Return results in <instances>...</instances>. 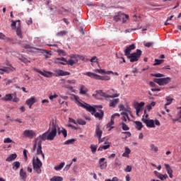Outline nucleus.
Masks as SVG:
<instances>
[{
  "label": "nucleus",
  "instance_id": "72a5a7b5",
  "mask_svg": "<svg viewBox=\"0 0 181 181\" xmlns=\"http://www.w3.org/2000/svg\"><path fill=\"white\" fill-rule=\"evenodd\" d=\"M64 165H66L65 163H61L59 165L54 167L55 170H62L64 167Z\"/></svg>",
  "mask_w": 181,
  "mask_h": 181
},
{
  "label": "nucleus",
  "instance_id": "3c124183",
  "mask_svg": "<svg viewBox=\"0 0 181 181\" xmlns=\"http://www.w3.org/2000/svg\"><path fill=\"white\" fill-rule=\"evenodd\" d=\"M94 71L95 73H99L100 74H104V73H105V70L104 69H95Z\"/></svg>",
  "mask_w": 181,
  "mask_h": 181
},
{
  "label": "nucleus",
  "instance_id": "bf43d9fd",
  "mask_svg": "<svg viewBox=\"0 0 181 181\" xmlns=\"http://www.w3.org/2000/svg\"><path fill=\"white\" fill-rule=\"evenodd\" d=\"M124 170L125 172H131V170H132V167L131 165H127Z\"/></svg>",
  "mask_w": 181,
  "mask_h": 181
},
{
  "label": "nucleus",
  "instance_id": "79ce46f5",
  "mask_svg": "<svg viewBox=\"0 0 181 181\" xmlns=\"http://www.w3.org/2000/svg\"><path fill=\"white\" fill-rule=\"evenodd\" d=\"M76 124H78L79 125H86L87 122L86 121L81 119H77Z\"/></svg>",
  "mask_w": 181,
  "mask_h": 181
},
{
  "label": "nucleus",
  "instance_id": "20e7f679",
  "mask_svg": "<svg viewBox=\"0 0 181 181\" xmlns=\"http://www.w3.org/2000/svg\"><path fill=\"white\" fill-rule=\"evenodd\" d=\"M141 54L142 51L141 49H136V52L130 54L127 57V59H129L131 63H134L139 60V57H141Z\"/></svg>",
  "mask_w": 181,
  "mask_h": 181
},
{
  "label": "nucleus",
  "instance_id": "69168bd1",
  "mask_svg": "<svg viewBox=\"0 0 181 181\" xmlns=\"http://www.w3.org/2000/svg\"><path fill=\"white\" fill-rule=\"evenodd\" d=\"M125 153H127V155H129L131 153V150L129 149V148L128 147H125Z\"/></svg>",
  "mask_w": 181,
  "mask_h": 181
},
{
  "label": "nucleus",
  "instance_id": "dca6fc26",
  "mask_svg": "<svg viewBox=\"0 0 181 181\" xmlns=\"http://www.w3.org/2000/svg\"><path fill=\"white\" fill-rule=\"evenodd\" d=\"M53 124H54L55 127H56V129H57V132H56V135H60V134H62V130H60V127H59L56 123H54V122H52L50 124H49V128L48 129V131H49V132H52V127H53Z\"/></svg>",
  "mask_w": 181,
  "mask_h": 181
},
{
  "label": "nucleus",
  "instance_id": "cd10ccee",
  "mask_svg": "<svg viewBox=\"0 0 181 181\" xmlns=\"http://www.w3.org/2000/svg\"><path fill=\"white\" fill-rule=\"evenodd\" d=\"M13 170H18L21 168V163L19 161H15L12 164Z\"/></svg>",
  "mask_w": 181,
  "mask_h": 181
},
{
  "label": "nucleus",
  "instance_id": "680f3d73",
  "mask_svg": "<svg viewBox=\"0 0 181 181\" xmlns=\"http://www.w3.org/2000/svg\"><path fill=\"white\" fill-rule=\"evenodd\" d=\"M69 122H71V124H75L76 125H77V122H76V121L74 120V119H73V118H71V117H69Z\"/></svg>",
  "mask_w": 181,
  "mask_h": 181
},
{
  "label": "nucleus",
  "instance_id": "8fccbe9b",
  "mask_svg": "<svg viewBox=\"0 0 181 181\" xmlns=\"http://www.w3.org/2000/svg\"><path fill=\"white\" fill-rule=\"evenodd\" d=\"M53 75V73L50 72V71H47L45 73H44V77H52V76Z\"/></svg>",
  "mask_w": 181,
  "mask_h": 181
},
{
  "label": "nucleus",
  "instance_id": "6e6552de",
  "mask_svg": "<svg viewBox=\"0 0 181 181\" xmlns=\"http://www.w3.org/2000/svg\"><path fill=\"white\" fill-rule=\"evenodd\" d=\"M23 135L24 136H25V138L32 139L36 136V132H35L33 130H25L23 132Z\"/></svg>",
  "mask_w": 181,
  "mask_h": 181
},
{
  "label": "nucleus",
  "instance_id": "b1692460",
  "mask_svg": "<svg viewBox=\"0 0 181 181\" xmlns=\"http://www.w3.org/2000/svg\"><path fill=\"white\" fill-rule=\"evenodd\" d=\"M3 101H12L13 100V96L11 93L6 94L4 98H2Z\"/></svg>",
  "mask_w": 181,
  "mask_h": 181
},
{
  "label": "nucleus",
  "instance_id": "f704fd0d",
  "mask_svg": "<svg viewBox=\"0 0 181 181\" xmlns=\"http://www.w3.org/2000/svg\"><path fill=\"white\" fill-rule=\"evenodd\" d=\"M76 141V139H71L69 140H66L64 141V145H71L72 144H74V141Z\"/></svg>",
  "mask_w": 181,
  "mask_h": 181
},
{
  "label": "nucleus",
  "instance_id": "603ef678",
  "mask_svg": "<svg viewBox=\"0 0 181 181\" xmlns=\"http://www.w3.org/2000/svg\"><path fill=\"white\" fill-rule=\"evenodd\" d=\"M57 60H61V62H64L65 63H66V62H67V59L64 57L56 58L55 63H57Z\"/></svg>",
  "mask_w": 181,
  "mask_h": 181
},
{
  "label": "nucleus",
  "instance_id": "c756f323",
  "mask_svg": "<svg viewBox=\"0 0 181 181\" xmlns=\"http://www.w3.org/2000/svg\"><path fill=\"white\" fill-rule=\"evenodd\" d=\"M20 177L23 180H25L27 177L26 172L23 171V168L20 170Z\"/></svg>",
  "mask_w": 181,
  "mask_h": 181
},
{
  "label": "nucleus",
  "instance_id": "09e8293b",
  "mask_svg": "<svg viewBox=\"0 0 181 181\" xmlns=\"http://www.w3.org/2000/svg\"><path fill=\"white\" fill-rule=\"evenodd\" d=\"M158 179H160L161 180H165V179H168V175L166 174L165 175L160 174Z\"/></svg>",
  "mask_w": 181,
  "mask_h": 181
},
{
  "label": "nucleus",
  "instance_id": "f3484780",
  "mask_svg": "<svg viewBox=\"0 0 181 181\" xmlns=\"http://www.w3.org/2000/svg\"><path fill=\"white\" fill-rule=\"evenodd\" d=\"M144 105H145V103H144V102H141L140 103H136L134 104V108H135L136 111H139V112H141V111H142V110H143Z\"/></svg>",
  "mask_w": 181,
  "mask_h": 181
},
{
  "label": "nucleus",
  "instance_id": "39448f33",
  "mask_svg": "<svg viewBox=\"0 0 181 181\" xmlns=\"http://www.w3.org/2000/svg\"><path fill=\"white\" fill-rule=\"evenodd\" d=\"M85 76H88V77H90V78H95V80H103L107 81L108 80H110V77L107 76H101L100 75H97L93 72H86L85 74Z\"/></svg>",
  "mask_w": 181,
  "mask_h": 181
},
{
  "label": "nucleus",
  "instance_id": "aec40b11",
  "mask_svg": "<svg viewBox=\"0 0 181 181\" xmlns=\"http://www.w3.org/2000/svg\"><path fill=\"white\" fill-rule=\"evenodd\" d=\"M165 169L167 170V173L169 175L170 179H172V177H173V170H172V168H170V165H169V164H165Z\"/></svg>",
  "mask_w": 181,
  "mask_h": 181
},
{
  "label": "nucleus",
  "instance_id": "a19ab883",
  "mask_svg": "<svg viewBox=\"0 0 181 181\" xmlns=\"http://www.w3.org/2000/svg\"><path fill=\"white\" fill-rule=\"evenodd\" d=\"M67 35V31L62 30L57 33V36L62 37V36H66Z\"/></svg>",
  "mask_w": 181,
  "mask_h": 181
},
{
  "label": "nucleus",
  "instance_id": "49530a36",
  "mask_svg": "<svg viewBox=\"0 0 181 181\" xmlns=\"http://www.w3.org/2000/svg\"><path fill=\"white\" fill-rule=\"evenodd\" d=\"M151 76L152 77H158V78L165 77V75H163L162 74H151Z\"/></svg>",
  "mask_w": 181,
  "mask_h": 181
},
{
  "label": "nucleus",
  "instance_id": "0eeeda50",
  "mask_svg": "<svg viewBox=\"0 0 181 181\" xmlns=\"http://www.w3.org/2000/svg\"><path fill=\"white\" fill-rule=\"evenodd\" d=\"M115 117H119V113H115L111 116L110 122L107 124V128H109L108 131H111V129L114 128L112 125H114V119H115Z\"/></svg>",
  "mask_w": 181,
  "mask_h": 181
},
{
  "label": "nucleus",
  "instance_id": "774afa93",
  "mask_svg": "<svg viewBox=\"0 0 181 181\" xmlns=\"http://www.w3.org/2000/svg\"><path fill=\"white\" fill-rule=\"evenodd\" d=\"M49 100H53L54 98H57V95H53L49 96Z\"/></svg>",
  "mask_w": 181,
  "mask_h": 181
},
{
  "label": "nucleus",
  "instance_id": "4d7b16f0",
  "mask_svg": "<svg viewBox=\"0 0 181 181\" xmlns=\"http://www.w3.org/2000/svg\"><path fill=\"white\" fill-rule=\"evenodd\" d=\"M144 46L146 47H151V46H153V42H146L144 44Z\"/></svg>",
  "mask_w": 181,
  "mask_h": 181
},
{
  "label": "nucleus",
  "instance_id": "bb28decb",
  "mask_svg": "<svg viewBox=\"0 0 181 181\" xmlns=\"http://www.w3.org/2000/svg\"><path fill=\"white\" fill-rule=\"evenodd\" d=\"M108 148H110V143L105 142V145L100 146L98 148V151L101 152V151H103V149H105V150L108 149Z\"/></svg>",
  "mask_w": 181,
  "mask_h": 181
},
{
  "label": "nucleus",
  "instance_id": "0e129e2a",
  "mask_svg": "<svg viewBox=\"0 0 181 181\" xmlns=\"http://www.w3.org/2000/svg\"><path fill=\"white\" fill-rule=\"evenodd\" d=\"M114 21H115V22H119V21H121L119 19V17L118 16V14H116L115 16H114Z\"/></svg>",
  "mask_w": 181,
  "mask_h": 181
},
{
  "label": "nucleus",
  "instance_id": "f03ea898",
  "mask_svg": "<svg viewBox=\"0 0 181 181\" xmlns=\"http://www.w3.org/2000/svg\"><path fill=\"white\" fill-rule=\"evenodd\" d=\"M79 107H81L82 108H84L86 110V111H88V112H90L92 115H94L95 118H98V119H103L104 118V111L99 110V112H97L95 110V107L90 105L89 104L86 103H79Z\"/></svg>",
  "mask_w": 181,
  "mask_h": 181
},
{
  "label": "nucleus",
  "instance_id": "a211bd4d",
  "mask_svg": "<svg viewBox=\"0 0 181 181\" xmlns=\"http://www.w3.org/2000/svg\"><path fill=\"white\" fill-rule=\"evenodd\" d=\"M95 136L98 138H101L103 136V130L100 129V124H96Z\"/></svg>",
  "mask_w": 181,
  "mask_h": 181
},
{
  "label": "nucleus",
  "instance_id": "4c0bfd02",
  "mask_svg": "<svg viewBox=\"0 0 181 181\" xmlns=\"http://www.w3.org/2000/svg\"><path fill=\"white\" fill-rule=\"evenodd\" d=\"M165 100L168 101V103H165V105H170L173 101V98H170V96H166Z\"/></svg>",
  "mask_w": 181,
  "mask_h": 181
},
{
  "label": "nucleus",
  "instance_id": "e2e57ef3",
  "mask_svg": "<svg viewBox=\"0 0 181 181\" xmlns=\"http://www.w3.org/2000/svg\"><path fill=\"white\" fill-rule=\"evenodd\" d=\"M73 164V162H71L70 164L66 165L65 166V168H64V170H69V169H70V166H71V165Z\"/></svg>",
  "mask_w": 181,
  "mask_h": 181
},
{
  "label": "nucleus",
  "instance_id": "1a4fd4ad",
  "mask_svg": "<svg viewBox=\"0 0 181 181\" xmlns=\"http://www.w3.org/2000/svg\"><path fill=\"white\" fill-rule=\"evenodd\" d=\"M144 124H146L148 128H155V121L153 119H143Z\"/></svg>",
  "mask_w": 181,
  "mask_h": 181
},
{
  "label": "nucleus",
  "instance_id": "9b49d317",
  "mask_svg": "<svg viewBox=\"0 0 181 181\" xmlns=\"http://www.w3.org/2000/svg\"><path fill=\"white\" fill-rule=\"evenodd\" d=\"M117 16L119 17V19H120V21H123V23H125L128 18H129V16L124 14L121 11L117 13Z\"/></svg>",
  "mask_w": 181,
  "mask_h": 181
},
{
  "label": "nucleus",
  "instance_id": "6e6d98bb",
  "mask_svg": "<svg viewBox=\"0 0 181 181\" xmlns=\"http://www.w3.org/2000/svg\"><path fill=\"white\" fill-rule=\"evenodd\" d=\"M25 160H28V150L24 149L23 151Z\"/></svg>",
  "mask_w": 181,
  "mask_h": 181
},
{
  "label": "nucleus",
  "instance_id": "2eb2a0df",
  "mask_svg": "<svg viewBox=\"0 0 181 181\" xmlns=\"http://www.w3.org/2000/svg\"><path fill=\"white\" fill-rule=\"evenodd\" d=\"M101 97H104L105 98H117V97H119V93H115L114 95H108L104 92L100 93Z\"/></svg>",
  "mask_w": 181,
  "mask_h": 181
},
{
  "label": "nucleus",
  "instance_id": "2f4dec72",
  "mask_svg": "<svg viewBox=\"0 0 181 181\" xmlns=\"http://www.w3.org/2000/svg\"><path fill=\"white\" fill-rule=\"evenodd\" d=\"M16 35L20 37V39H22L23 36L22 35V30L21 29V27H18L16 29Z\"/></svg>",
  "mask_w": 181,
  "mask_h": 181
},
{
  "label": "nucleus",
  "instance_id": "a878e982",
  "mask_svg": "<svg viewBox=\"0 0 181 181\" xmlns=\"http://www.w3.org/2000/svg\"><path fill=\"white\" fill-rule=\"evenodd\" d=\"M134 124H136V128L138 131H141L142 128H144V124H142V122L139 121H134Z\"/></svg>",
  "mask_w": 181,
  "mask_h": 181
},
{
  "label": "nucleus",
  "instance_id": "4be33fe9",
  "mask_svg": "<svg viewBox=\"0 0 181 181\" xmlns=\"http://www.w3.org/2000/svg\"><path fill=\"white\" fill-rule=\"evenodd\" d=\"M118 103H119V98L111 100L110 101L109 106L112 107L113 108H115V107L117 106V104H118Z\"/></svg>",
  "mask_w": 181,
  "mask_h": 181
},
{
  "label": "nucleus",
  "instance_id": "9d476101",
  "mask_svg": "<svg viewBox=\"0 0 181 181\" xmlns=\"http://www.w3.org/2000/svg\"><path fill=\"white\" fill-rule=\"evenodd\" d=\"M135 44H132L129 47H127L126 49L124 50V56H129L131 54V51L135 50Z\"/></svg>",
  "mask_w": 181,
  "mask_h": 181
},
{
  "label": "nucleus",
  "instance_id": "412c9836",
  "mask_svg": "<svg viewBox=\"0 0 181 181\" xmlns=\"http://www.w3.org/2000/svg\"><path fill=\"white\" fill-rule=\"evenodd\" d=\"M79 91L80 94H81L82 95H86V94L88 93V89L85 87L84 85H81Z\"/></svg>",
  "mask_w": 181,
  "mask_h": 181
},
{
  "label": "nucleus",
  "instance_id": "c9c22d12",
  "mask_svg": "<svg viewBox=\"0 0 181 181\" xmlns=\"http://www.w3.org/2000/svg\"><path fill=\"white\" fill-rule=\"evenodd\" d=\"M71 98H73L74 100H75V101H77V103H78V107H80V103H81V102H80V97H78V96H77V95H74V94H72L71 95Z\"/></svg>",
  "mask_w": 181,
  "mask_h": 181
},
{
  "label": "nucleus",
  "instance_id": "423d86ee",
  "mask_svg": "<svg viewBox=\"0 0 181 181\" xmlns=\"http://www.w3.org/2000/svg\"><path fill=\"white\" fill-rule=\"evenodd\" d=\"M170 78H154V83L158 84V86H166V84H169L170 83Z\"/></svg>",
  "mask_w": 181,
  "mask_h": 181
},
{
  "label": "nucleus",
  "instance_id": "393cba45",
  "mask_svg": "<svg viewBox=\"0 0 181 181\" xmlns=\"http://www.w3.org/2000/svg\"><path fill=\"white\" fill-rule=\"evenodd\" d=\"M18 158V155L16 153H13L10 155L6 159V162H12V160H15Z\"/></svg>",
  "mask_w": 181,
  "mask_h": 181
},
{
  "label": "nucleus",
  "instance_id": "c03bdc74",
  "mask_svg": "<svg viewBox=\"0 0 181 181\" xmlns=\"http://www.w3.org/2000/svg\"><path fill=\"white\" fill-rule=\"evenodd\" d=\"M102 93V90H96V94H93V97H94L95 98H98V95H100Z\"/></svg>",
  "mask_w": 181,
  "mask_h": 181
},
{
  "label": "nucleus",
  "instance_id": "7c9ffc66",
  "mask_svg": "<svg viewBox=\"0 0 181 181\" xmlns=\"http://www.w3.org/2000/svg\"><path fill=\"white\" fill-rule=\"evenodd\" d=\"M150 151L151 152L156 153V152H158V151H159V148L158 147H156L155 144H151L150 145Z\"/></svg>",
  "mask_w": 181,
  "mask_h": 181
},
{
  "label": "nucleus",
  "instance_id": "e433bc0d",
  "mask_svg": "<svg viewBox=\"0 0 181 181\" xmlns=\"http://www.w3.org/2000/svg\"><path fill=\"white\" fill-rule=\"evenodd\" d=\"M50 181H63V177L60 176H54L50 179Z\"/></svg>",
  "mask_w": 181,
  "mask_h": 181
},
{
  "label": "nucleus",
  "instance_id": "ddd939ff",
  "mask_svg": "<svg viewBox=\"0 0 181 181\" xmlns=\"http://www.w3.org/2000/svg\"><path fill=\"white\" fill-rule=\"evenodd\" d=\"M36 101H37L36 98L32 97L26 100L25 104L28 105L29 108H32V106L35 103H36Z\"/></svg>",
  "mask_w": 181,
  "mask_h": 181
},
{
  "label": "nucleus",
  "instance_id": "7ed1b4c3",
  "mask_svg": "<svg viewBox=\"0 0 181 181\" xmlns=\"http://www.w3.org/2000/svg\"><path fill=\"white\" fill-rule=\"evenodd\" d=\"M42 166H43V163L39 157H34L33 158V170H35L38 175H40V173H42Z\"/></svg>",
  "mask_w": 181,
  "mask_h": 181
},
{
  "label": "nucleus",
  "instance_id": "473e14b6",
  "mask_svg": "<svg viewBox=\"0 0 181 181\" xmlns=\"http://www.w3.org/2000/svg\"><path fill=\"white\" fill-rule=\"evenodd\" d=\"M98 146L97 145H94V144H91L90 146V149L92 152V153H95V152H97V148Z\"/></svg>",
  "mask_w": 181,
  "mask_h": 181
},
{
  "label": "nucleus",
  "instance_id": "de8ad7c7",
  "mask_svg": "<svg viewBox=\"0 0 181 181\" xmlns=\"http://www.w3.org/2000/svg\"><path fill=\"white\" fill-rule=\"evenodd\" d=\"M62 134L64 136V138H67V130H66V129H62Z\"/></svg>",
  "mask_w": 181,
  "mask_h": 181
},
{
  "label": "nucleus",
  "instance_id": "c85d7f7f",
  "mask_svg": "<svg viewBox=\"0 0 181 181\" xmlns=\"http://www.w3.org/2000/svg\"><path fill=\"white\" fill-rule=\"evenodd\" d=\"M66 63L69 66H74V64H77V63H78V60L69 59V60H66Z\"/></svg>",
  "mask_w": 181,
  "mask_h": 181
},
{
  "label": "nucleus",
  "instance_id": "338daca9",
  "mask_svg": "<svg viewBox=\"0 0 181 181\" xmlns=\"http://www.w3.org/2000/svg\"><path fill=\"white\" fill-rule=\"evenodd\" d=\"M66 83H68V84H76V80H74V79H73V80H71V81L68 80V81H66Z\"/></svg>",
  "mask_w": 181,
  "mask_h": 181
},
{
  "label": "nucleus",
  "instance_id": "5fc2aeb1",
  "mask_svg": "<svg viewBox=\"0 0 181 181\" xmlns=\"http://www.w3.org/2000/svg\"><path fill=\"white\" fill-rule=\"evenodd\" d=\"M98 59H97V57H93L91 58V59L90 60V62L91 63H98Z\"/></svg>",
  "mask_w": 181,
  "mask_h": 181
},
{
  "label": "nucleus",
  "instance_id": "13d9d810",
  "mask_svg": "<svg viewBox=\"0 0 181 181\" xmlns=\"http://www.w3.org/2000/svg\"><path fill=\"white\" fill-rule=\"evenodd\" d=\"M12 142V139L11 138H6L4 140V144H11Z\"/></svg>",
  "mask_w": 181,
  "mask_h": 181
},
{
  "label": "nucleus",
  "instance_id": "37998d69",
  "mask_svg": "<svg viewBox=\"0 0 181 181\" xmlns=\"http://www.w3.org/2000/svg\"><path fill=\"white\" fill-rule=\"evenodd\" d=\"M162 62H163V59H155L153 66H159V64H162Z\"/></svg>",
  "mask_w": 181,
  "mask_h": 181
},
{
  "label": "nucleus",
  "instance_id": "4468645a",
  "mask_svg": "<svg viewBox=\"0 0 181 181\" xmlns=\"http://www.w3.org/2000/svg\"><path fill=\"white\" fill-rule=\"evenodd\" d=\"M15 68L13 66L10 67H4L3 69H0V74H4V73H11V71H14Z\"/></svg>",
  "mask_w": 181,
  "mask_h": 181
},
{
  "label": "nucleus",
  "instance_id": "6ab92c4d",
  "mask_svg": "<svg viewBox=\"0 0 181 181\" xmlns=\"http://www.w3.org/2000/svg\"><path fill=\"white\" fill-rule=\"evenodd\" d=\"M105 160V158H102L99 160V164L100 169H106L107 168V162H104Z\"/></svg>",
  "mask_w": 181,
  "mask_h": 181
},
{
  "label": "nucleus",
  "instance_id": "052dcab7",
  "mask_svg": "<svg viewBox=\"0 0 181 181\" xmlns=\"http://www.w3.org/2000/svg\"><path fill=\"white\" fill-rule=\"evenodd\" d=\"M124 111L126 112H129L130 115L132 117V112L131 111V107L124 108Z\"/></svg>",
  "mask_w": 181,
  "mask_h": 181
},
{
  "label": "nucleus",
  "instance_id": "864d4df0",
  "mask_svg": "<svg viewBox=\"0 0 181 181\" xmlns=\"http://www.w3.org/2000/svg\"><path fill=\"white\" fill-rule=\"evenodd\" d=\"M149 115L146 114V110H144V115H143V117L141 119L142 122H144V119H148V117Z\"/></svg>",
  "mask_w": 181,
  "mask_h": 181
},
{
  "label": "nucleus",
  "instance_id": "ea45409f",
  "mask_svg": "<svg viewBox=\"0 0 181 181\" xmlns=\"http://www.w3.org/2000/svg\"><path fill=\"white\" fill-rule=\"evenodd\" d=\"M120 125H122L123 131H129V127H128L127 124L122 122Z\"/></svg>",
  "mask_w": 181,
  "mask_h": 181
},
{
  "label": "nucleus",
  "instance_id": "f257e3e1",
  "mask_svg": "<svg viewBox=\"0 0 181 181\" xmlns=\"http://www.w3.org/2000/svg\"><path fill=\"white\" fill-rule=\"evenodd\" d=\"M52 128V131L47 130L45 133L40 135L37 139L34 141L33 148L32 152H35L36 151V148L37 146V141H53L54 138H56V126L53 124Z\"/></svg>",
  "mask_w": 181,
  "mask_h": 181
},
{
  "label": "nucleus",
  "instance_id": "a18cd8bd",
  "mask_svg": "<svg viewBox=\"0 0 181 181\" xmlns=\"http://www.w3.org/2000/svg\"><path fill=\"white\" fill-rule=\"evenodd\" d=\"M69 57L71 60H78V55L77 54H71Z\"/></svg>",
  "mask_w": 181,
  "mask_h": 181
},
{
  "label": "nucleus",
  "instance_id": "58836bf2",
  "mask_svg": "<svg viewBox=\"0 0 181 181\" xmlns=\"http://www.w3.org/2000/svg\"><path fill=\"white\" fill-rule=\"evenodd\" d=\"M57 52L59 56H67V53L63 49H57Z\"/></svg>",
  "mask_w": 181,
  "mask_h": 181
},
{
  "label": "nucleus",
  "instance_id": "5701e85b",
  "mask_svg": "<svg viewBox=\"0 0 181 181\" xmlns=\"http://www.w3.org/2000/svg\"><path fill=\"white\" fill-rule=\"evenodd\" d=\"M42 153H43L42 151V140H40L37 143V154L41 155Z\"/></svg>",
  "mask_w": 181,
  "mask_h": 181
},
{
  "label": "nucleus",
  "instance_id": "f8f14e48",
  "mask_svg": "<svg viewBox=\"0 0 181 181\" xmlns=\"http://www.w3.org/2000/svg\"><path fill=\"white\" fill-rule=\"evenodd\" d=\"M55 76L59 77L60 76H70V72L64 71L62 69H58L55 71Z\"/></svg>",
  "mask_w": 181,
  "mask_h": 181
}]
</instances>
